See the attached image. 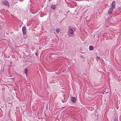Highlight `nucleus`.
Listing matches in <instances>:
<instances>
[{
  "label": "nucleus",
  "instance_id": "obj_1",
  "mask_svg": "<svg viewBox=\"0 0 121 121\" xmlns=\"http://www.w3.org/2000/svg\"><path fill=\"white\" fill-rule=\"evenodd\" d=\"M74 31L71 28L69 29L67 32V35L69 37H72L74 34Z\"/></svg>",
  "mask_w": 121,
  "mask_h": 121
},
{
  "label": "nucleus",
  "instance_id": "obj_2",
  "mask_svg": "<svg viewBox=\"0 0 121 121\" xmlns=\"http://www.w3.org/2000/svg\"><path fill=\"white\" fill-rule=\"evenodd\" d=\"M22 31L24 37L26 38V26H24L22 27Z\"/></svg>",
  "mask_w": 121,
  "mask_h": 121
},
{
  "label": "nucleus",
  "instance_id": "obj_3",
  "mask_svg": "<svg viewBox=\"0 0 121 121\" xmlns=\"http://www.w3.org/2000/svg\"><path fill=\"white\" fill-rule=\"evenodd\" d=\"M115 1H113L111 4L112 7L111 8L114 9L115 7Z\"/></svg>",
  "mask_w": 121,
  "mask_h": 121
},
{
  "label": "nucleus",
  "instance_id": "obj_4",
  "mask_svg": "<svg viewBox=\"0 0 121 121\" xmlns=\"http://www.w3.org/2000/svg\"><path fill=\"white\" fill-rule=\"evenodd\" d=\"M113 9L111 8H110L108 12V14L109 15H110L113 12Z\"/></svg>",
  "mask_w": 121,
  "mask_h": 121
},
{
  "label": "nucleus",
  "instance_id": "obj_5",
  "mask_svg": "<svg viewBox=\"0 0 121 121\" xmlns=\"http://www.w3.org/2000/svg\"><path fill=\"white\" fill-rule=\"evenodd\" d=\"M71 100L72 102L74 103H75L76 101V99L74 97H71Z\"/></svg>",
  "mask_w": 121,
  "mask_h": 121
},
{
  "label": "nucleus",
  "instance_id": "obj_6",
  "mask_svg": "<svg viewBox=\"0 0 121 121\" xmlns=\"http://www.w3.org/2000/svg\"><path fill=\"white\" fill-rule=\"evenodd\" d=\"M2 4H3L5 5L6 6L9 5V3L7 1H5L2 2Z\"/></svg>",
  "mask_w": 121,
  "mask_h": 121
},
{
  "label": "nucleus",
  "instance_id": "obj_7",
  "mask_svg": "<svg viewBox=\"0 0 121 121\" xmlns=\"http://www.w3.org/2000/svg\"><path fill=\"white\" fill-rule=\"evenodd\" d=\"M65 95H64V100H62V102L63 103H65L66 101L67 100V98L66 97H65Z\"/></svg>",
  "mask_w": 121,
  "mask_h": 121
},
{
  "label": "nucleus",
  "instance_id": "obj_8",
  "mask_svg": "<svg viewBox=\"0 0 121 121\" xmlns=\"http://www.w3.org/2000/svg\"><path fill=\"white\" fill-rule=\"evenodd\" d=\"M94 49L92 45L90 46L89 48V49L90 51H91L93 50Z\"/></svg>",
  "mask_w": 121,
  "mask_h": 121
},
{
  "label": "nucleus",
  "instance_id": "obj_9",
  "mask_svg": "<svg viewBox=\"0 0 121 121\" xmlns=\"http://www.w3.org/2000/svg\"><path fill=\"white\" fill-rule=\"evenodd\" d=\"M51 8L53 9L54 10L56 8V6L55 5H52L51 6Z\"/></svg>",
  "mask_w": 121,
  "mask_h": 121
},
{
  "label": "nucleus",
  "instance_id": "obj_10",
  "mask_svg": "<svg viewBox=\"0 0 121 121\" xmlns=\"http://www.w3.org/2000/svg\"><path fill=\"white\" fill-rule=\"evenodd\" d=\"M28 71V69L27 68H26L25 69L24 71V73H25L26 74H27V72Z\"/></svg>",
  "mask_w": 121,
  "mask_h": 121
},
{
  "label": "nucleus",
  "instance_id": "obj_11",
  "mask_svg": "<svg viewBox=\"0 0 121 121\" xmlns=\"http://www.w3.org/2000/svg\"><path fill=\"white\" fill-rule=\"evenodd\" d=\"M56 31L57 32V34H58L59 32L60 31V29L59 28H58L56 29Z\"/></svg>",
  "mask_w": 121,
  "mask_h": 121
},
{
  "label": "nucleus",
  "instance_id": "obj_12",
  "mask_svg": "<svg viewBox=\"0 0 121 121\" xmlns=\"http://www.w3.org/2000/svg\"><path fill=\"white\" fill-rule=\"evenodd\" d=\"M114 121H118V119L117 117H116L114 119Z\"/></svg>",
  "mask_w": 121,
  "mask_h": 121
},
{
  "label": "nucleus",
  "instance_id": "obj_13",
  "mask_svg": "<svg viewBox=\"0 0 121 121\" xmlns=\"http://www.w3.org/2000/svg\"><path fill=\"white\" fill-rule=\"evenodd\" d=\"M80 57L84 59L85 58V57L82 55H81Z\"/></svg>",
  "mask_w": 121,
  "mask_h": 121
},
{
  "label": "nucleus",
  "instance_id": "obj_14",
  "mask_svg": "<svg viewBox=\"0 0 121 121\" xmlns=\"http://www.w3.org/2000/svg\"><path fill=\"white\" fill-rule=\"evenodd\" d=\"M8 104H10V106H10L11 107L12 105V102H9Z\"/></svg>",
  "mask_w": 121,
  "mask_h": 121
},
{
  "label": "nucleus",
  "instance_id": "obj_15",
  "mask_svg": "<svg viewBox=\"0 0 121 121\" xmlns=\"http://www.w3.org/2000/svg\"><path fill=\"white\" fill-rule=\"evenodd\" d=\"M97 59H98L99 60H101V58L99 57H97Z\"/></svg>",
  "mask_w": 121,
  "mask_h": 121
},
{
  "label": "nucleus",
  "instance_id": "obj_16",
  "mask_svg": "<svg viewBox=\"0 0 121 121\" xmlns=\"http://www.w3.org/2000/svg\"><path fill=\"white\" fill-rule=\"evenodd\" d=\"M35 54L37 56H38V53L37 52L35 53Z\"/></svg>",
  "mask_w": 121,
  "mask_h": 121
},
{
  "label": "nucleus",
  "instance_id": "obj_17",
  "mask_svg": "<svg viewBox=\"0 0 121 121\" xmlns=\"http://www.w3.org/2000/svg\"><path fill=\"white\" fill-rule=\"evenodd\" d=\"M81 53H84L83 52H81Z\"/></svg>",
  "mask_w": 121,
  "mask_h": 121
}]
</instances>
